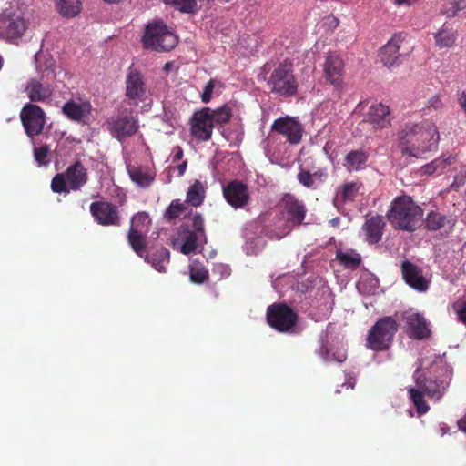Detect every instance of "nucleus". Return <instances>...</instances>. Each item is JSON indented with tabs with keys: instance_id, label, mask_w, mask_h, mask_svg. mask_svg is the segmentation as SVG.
<instances>
[{
	"instance_id": "obj_1",
	"label": "nucleus",
	"mask_w": 466,
	"mask_h": 466,
	"mask_svg": "<svg viewBox=\"0 0 466 466\" xmlns=\"http://www.w3.org/2000/svg\"><path fill=\"white\" fill-rule=\"evenodd\" d=\"M401 154L419 157L420 154L436 148L440 135L436 125L431 121L409 122L399 133Z\"/></svg>"
},
{
	"instance_id": "obj_2",
	"label": "nucleus",
	"mask_w": 466,
	"mask_h": 466,
	"mask_svg": "<svg viewBox=\"0 0 466 466\" xmlns=\"http://www.w3.org/2000/svg\"><path fill=\"white\" fill-rule=\"evenodd\" d=\"M450 375L448 368H445V373L440 376H432V371H430L428 375L422 374L420 368L415 370L413 377L416 387L410 388L408 391L419 414H425L429 410V406L424 401L423 396L427 395L431 399L440 400L450 383Z\"/></svg>"
},
{
	"instance_id": "obj_3",
	"label": "nucleus",
	"mask_w": 466,
	"mask_h": 466,
	"mask_svg": "<svg viewBox=\"0 0 466 466\" xmlns=\"http://www.w3.org/2000/svg\"><path fill=\"white\" fill-rule=\"evenodd\" d=\"M422 216V208L407 195L396 197L386 213L387 219L394 228L407 232L418 228Z\"/></svg>"
},
{
	"instance_id": "obj_4",
	"label": "nucleus",
	"mask_w": 466,
	"mask_h": 466,
	"mask_svg": "<svg viewBox=\"0 0 466 466\" xmlns=\"http://www.w3.org/2000/svg\"><path fill=\"white\" fill-rule=\"evenodd\" d=\"M191 220L192 229H190L187 224L183 223L177 228V239L173 242L174 248H177L185 255L200 252L203 245L207 243L202 215L196 212L192 216Z\"/></svg>"
},
{
	"instance_id": "obj_5",
	"label": "nucleus",
	"mask_w": 466,
	"mask_h": 466,
	"mask_svg": "<svg viewBox=\"0 0 466 466\" xmlns=\"http://www.w3.org/2000/svg\"><path fill=\"white\" fill-rule=\"evenodd\" d=\"M177 42V36L162 21L149 23L142 37L144 47L157 52L170 51Z\"/></svg>"
},
{
	"instance_id": "obj_6",
	"label": "nucleus",
	"mask_w": 466,
	"mask_h": 466,
	"mask_svg": "<svg viewBox=\"0 0 466 466\" xmlns=\"http://www.w3.org/2000/svg\"><path fill=\"white\" fill-rule=\"evenodd\" d=\"M397 330L398 323L393 317L387 316L378 319L368 333L367 348L373 351L389 350Z\"/></svg>"
},
{
	"instance_id": "obj_7",
	"label": "nucleus",
	"mask_w": 466,
	"mask_h": 466,
	"mask_svg": "<svg viewBox=\"0 0 466 466\" xmlns=\"http://www.w3.org/2000/svg\"><path fill=\"white\" fill-rule=\"evenodd\" d=\"M267 84L271 92L281 96H290L296 94L298 85L292 74L291 65H279L267 78Z\"/></svg>"
},
{
	"instance_id": "obj_8",
	"label": "nucleus",
	"mask_w": 466,
	"mask_h": 466,
	"mask_svg": "<svg viewBox=\"0 0 466 466\" xmlns=\"http://www.w3.org/2000/svg\"><path fill=\"white\" fill-rule=\"evenodd\" d=\"M268 325L279 332H293L298 321L297 313L284 303L268 306L267 309Z\"/></svg>"
},
{
	"instance_id": "obj_9",
	"label": "nucleus",
	"mask_w": 466,
	"mask_h": 466,
	"mask_svg": "<svg viewBox=\"0 0 466 466\" xmlns=\"http://www.w3.org/2000/svg\"><path fill=\"white\" fill-rule=\"evenodd\" d=\"M20 119L25 134L33 140L44 129L46 113L39 106L26 103L21 109Z\"/></svg>"
},
{
	"instance_id": "obj_10",
	"label": "nucleus",
	"mask_w": 466,
	"mask_h": 466,
	"mask_svg": "<svg viewBox=\"0 0 466 466\" xmlns=\"http://www.w3.org/2000/svg\"><path fill=\"white\" fill-rule=\"evenodd\" d=\"M106 124L112 137L118 141L132 137L139 127L138 119L125 112L110 116L106 119Z\"/></svg>"
},
{
	"instance_id": "obj_11",
	"label": "nucleus",
	"mask_w": 466,
	"mask_h": 466,
	"mask_svg": "<svg viewBox=\"0 0 466 466\" xmlns=\"http://www.w3.org/2000/svg\"><path fill=\"white\" fill-rule=\"evenodd\" d=\"M27 28V22L18 12L0 15V36L10 41L22 37Z\"/></svg>"
},
{
	"instance_id": "obj_12",
	"label": "nucleus",
	"mask_w": 466,
	"mask_h": 466,
	"mask_svg": "<svg viewBox=\"0 0 466 466\" xmlns=\"http://www.w3.org/2000/svg\"><path fill=\"white\" fill-rule=\"evenodd\" d=\"M210 107L196 111L190 118V133L198 142L211 139L214 125L209 117Z\"/></svg>"
},
{
	"instance_id": "obj_13",
	"label": "nucleus",
	"mask_w": 466,
	"mask_h": 466,
	"mask_svg": "<svg viewBox=\"0 0 466 466\" xmlns=\"http://www.w3.org/2000/svg\"><path fill=\"white\" fill-rule=\"evenodd\" d=\"M227 203L235 209L245 208L250 200L247 184L238 179L229 181L222 189Z\"/></svg>"
},
{
	"instance_id": "obj_14",
	"label": "nucleus",
	"mask_w": 466,
	"mask_h": 466,
	"mask_svg": "<svg viewBox=\"0 0 466 466\" xmlns=\"http://www.w3.org/2000/svg\"><path fill=\"white\" fill-rule=\"evenodd\" d=\"M90 212L99 225L118 227L121 224L118 208L110 202H93L90 205Z\"/></svg>"
},
{
	"instance_id": "obj_15",
	"label": "nucleus",
	"mask_w": 466,
	"mask_h": 466,
	"mask_svg": "<svg viewBox=\"0 0 466 466\" xmlns=\"http://www.w3.org/2000/svg\"><path fill=\"white\" fill-rule=\"evenodd\" d=\"M271 130L284 136L290 144L297 145L301 141L302 125L289 116L277 118L271 125Z\"/></svg>"
},
{
	"instance_id": "obj_16",
	"label": "nucleus",
	"mask_w": 466,
	"mask_h": 466,
	"mask_svg": "<svg viewBox=\"0 0 466 466\" xmlns=\"http://www.w3.org/2000/svg\"><path fill=\"white\" fill-rule=\"evenodd\" d=\"M402 278L414 290L423 293L429 289L430 280L423 275L422 269L409 260H403L400 266Z\"/></svg>"
},
{
	"instance_id": "obj_17",
	"label": "nucleus",
	"mask_w": 466,
	"mask_h": 466,
	"mask_svg": "<svg viewBox=\"0 0 466 466\" xmlns=\"http://www.w3.org/2000/svg\"><path fill=\"white\" fill-rule=\"evenodd\" d=\"M126 96L134 101H143L147 94V86L142 74L130 66L126 76Z\"/></svg>"
},
{
	"instance_id": "obj_18",
	"label": "nucleus",
	"mask_w": 466,
	"mask_h": 466,
	"mask_svg": "<svg viewBox=\"0 0 466 466\" xmlns=\"http://www.w3.org/2000/svg\"><path fill=\"white\" fill-rule=\"evenodd\" d=\"M305 205L293 195L287 194L283 198L282 217L291 226L300 225L306 217Z\"/></svg>"
},
{
	"instance_id": "obj_19",
	"label": "nucleus",
	"mask_w": 466,
	"mask_h": 466,
	"mask_svg": "<svg viewBox=\"0 0 466 466\" xmlns=\"http://www.w3.org/2000/svg\"><path fill=\"white\" fill-rule=\"evenodd\" d=\"M344 62L339 55L329 53L324 63V76L326 80L334 86L336 89H340L343 83Z\"/></svg>"
},
{
	"instance_id": "obj_20",
	"label": "nucleus",
	"mask_w": 466,
	"mask_h": 466,
	"mask_svg": "<svg viewBox=\"0 0 466 466\" xmlns=\"http://www.w3.org/2000/svg\"><path fill=\"white\" fill-rule=\"evenodd\" d=\"M404 35L400 33L394 35L380 49V56L387 67L398 66L401 63L402 54L400 53Z\"/></svg>"
},
{
	"instance_id": "obj_21",
	"label": "nucleus",
	"mask_w": 466,
	"mask_h": 466,
	"mask_svg": "<svg viewBox=\"0 0 466 466\" xmlns=\"http://www.w3.org/2000/svg\"><path fill=\"white\" fill-rule=\"evenodd\" d=\"M407 326V335L410 339H424L430 337L429 323L423 315L420 313H407L404 316Z\"/></svg>"
},
{
	"instance_id": "obj_22",
	"label": "nucleus",
	"mask_w": 466,
	"mask_h": 466,
	"mask_svg": "<svg viewBox=\"0 0 466 466\" xmlns=\"http://www.w3.org/2000/svg\"><path fill=\"white\" fill-rule=\"evenodd\" d=\"M67 185L73 191L80 190L88 181V172L80 160L75 161L64 172Z\"/></svg>"
},
{
	"instance_id": "obj_23",
	"label": "nucleus",
	"mask_w": 466,
	"mask_h": 466,
	"mask_svg": "<svg viewBox=\"0 0 466 466\" xmlns=\"http://www.w3.org/2000/svg\"><path fill=\"white\" fill-rule=\"evenodd\" d=\"M386 222L381 215L367 218L362 226L365 241L370 245L377 244L382 238Z\"/></svg>"
},
{
	"instance_id": "obj_24",
	"label": "nucleus",
	"mask_w": 466,
	"mask_h": 466,
	"mask_svg": "<svg viewBox=\"0 0 466 466\" xmlns=\"http://www.w3.org/2000/svg\"><path fill=\"white\" fill-rule=\"evenodd\" d=\"M390 108L382 103H373L366 115V121L376 128H385L390 125Z\"/></svg>"
},
{
	"instance_id": "obj_25",
	"label": "nucleus",
	"mask_w": 466,
	"mask_h": 466,
	"mask_svg": "<svg viewBox=\"0 0 466 466\" xmlns=\"http://www.w3.org/2000/svg\"><path fill=\"white\" fill-rule=\"evenodd\" d=\"M32 102H44L52 96V89L48 85H44L39 80L31 79L25 88Z\"/></svg>"
},
{
	"instance_id": "obj_26",
	"label": "nucleus",
	"mask_w": 466,
	"mask_h": 466,
	"mask_svg": "<svg viewBox=\"0 0 466 466\" xmlns=\"http://www.w3.org/2000/svg\"><path fill=\"white\" fill-rule=\"evenodd\" d=\"M142 258L158 272H165L166 265L170 260V252L161 246L149 253L147 252Z\"/></svg>"
},
{
	"instance_id": "obj_27",
	"label": "nucleus",
	"mask_w": 466,
	"mask_h": 466,
	"mask_svg": "<svg viewBox=\"0 0 466 466\" xmlns=\"http://www.w3.org/2000/svg\"><path fill=\"white\" fill-rule=\"evenodd\" d=\"M62 112L70 120L81 121L90 114L91 105L89 102L77 103L70 100L63 106Z\"/></svg>"
},
{
	"instance_id": "obj_28",
	"label": "nucleus",
	"mask_w": 466,
	"mask_h": 466,
	"mask_svg": "<svg viewBox=\"0 0 466 466\" xmlns=\"http://www.w3.org/2000/svg\"><path fill=\"white\" fill-rule=\"evenodd\" d=\"M368 158L369 155L364 150H352L346 155L343 166L350 171H359L365 168Z\"/></svg>"
},
{
	"instance_id": "obj_29",
	"label": "nucleus",
	"mask_w": 466,
	"mask_h": 466,
	"mask_svg": "<svg viewBox=\"0 0 466 466\" xmlns=\"http://www.w3.org/2000/svg\"><path fill=\"white\" fill-rule=\"evenodd\" d=\"M146 233L128 230L127 238L134 252L140 258L147 253Z\"/></svg>"
},
{
	"instance_id": "obj_30",
	"label": "nucleus",
	"mask_w": 466,
	"mask_h": 466,
	"mask_svg": "<svg viewBox=\"0 0 466 466\" xmlns=\"http://www.w3.org/2000/svg\"><path fill=\"white\" fill-rule=\"evenodd\" d=\"M60 15L64 17L76 16L82 8L80 0H56Z\"/></svg>"
},
{
	"instance_id": "obj_31",
	"label": "nucleus",
	"mask_w": 466,
	"mask_h": 466,
	"mask_svg": "<svg viewBox=\"0 0 466 466\" xmlns=\"http://www.w3.org/2000/svg\"><path fill=\"white\" fill-rule=\"evenodd\" d=\"M205 198V190L202 183L196 180L188 188L187 192L186 203L194 207L200 206Z\"/></svg>"
},
{
	"instance_id": "obj_32",
	"label": "nucleus",
	"mask_w": 466,
	"mask_h": 466,
	"mask_svg": "<svg viewBox=\"0 0 466 466\" xmlns=\"http://www.w3.org/2000/svg\"><path fill=\"white\" fill-rule=\"evenodd\" d=\"M131 180L141 187H147L154 180L151 173L144 167H134L128 169Z\"/></svg>"
},
{
	"instance_id": "obj_33",
	"label": "nucleus",
	"mask_w": 466,
	"mask_h": 466,
	"mask_svg": "<svg viewBox=\"0 0 466 466\" xmlns=\"http://www.w3.org/2000/svg\"><path fill=\"white\" fill-rule=\"evenodd\" d=\"M450 222L451 220L447 218V216L438 211L429 212L426 218L424 219L425 228L430 231L439 230Z\"/></svg>"
},
{
	"instance_id": "obj_34",
	"label": "nucleus",
	"mask_w": 466,
	"mask_h": 466,
	"mask_svg": "<svg viewBox=\"0 0 466 466\" xmlns=\"http://www.w3.org/2000/svg\"><path fill=\"white\" fill-rule=\"evenodd\" d=\"M434 39L440 48L451 47L455 44L456 35L451 28L443 25L435 33Z\"/></svg>"
},
{
	"instance_id": "obj_35",
	"label": "nucleus",
	"mask_w": 466,
	"mask_h": 466,
	"mask_svg": "<svg viewBox=\"0 0 466 466\" xmlns=\"http://www.w3.org/2000/svg\"><path fill=\"white\" fill-rule=\"evenodd\" d=\"M317 354L326 362L336 361L338 363H343L347 360V354L344 350L331 352L324 341L321 342L319 349L317 350Z\"/></svg>"
},
{
	"instance_id": "obj_36",
	"label": "nucleus",
	"mask_w": 466,
	"mask_h": 466,
	"mask_svg": "<svg viewBox=\"0 0 466 466\" xmlns=\"http://www.w3.org/2000/svg\"><path fill=\"white\" fill-rule=\"evenodd\" d=\"M183 14H196L198 10L197 0H161Z\"/></svg>"
},
{
	"instance_id": "obj_37",
	"label": "nucleus",
	"mask_w": 466,
	"mask_h": 466,
	"mask_svg": "<svg viewBox=\"0 0 466 466\" xmlns=\"http://www.w3.org/2000/svg\"><path fill=\"white\" fill-rule=\"evenodd\" d=\"M336 258L342 266L351 269L357 268L361 262L360 255L355 252L349 253L337 250Z\"/></svg>"
},
{
	"instance_id": "obj_38",
	"label": "nucleus",
	"mask_w": 466,
	"mask_h": 466,
	"mask_svg": "<svg viewBox=\"0 0 466 466\" xmlns=\"http://www.w3.org/2000/svg\"><path fill=\"white\" fill-rule=\"evenodd\" d=\"M359 189L360 186L356 182L345 183L337 190V198L343 203L353 201Z\"/></svg>"
},
{
	"instance_id": "obj_39",
	"label": "nucleus",
	"mask_w": 466,
	"mask_h": 466,
	"mask_svg": "<svg viewBox=\"0 0 466 466\" xmlns=\"http://www.w3.org/2000/svg\"><path fill=\"white\" fill-rule=\"evenodd\" d=\"M150 222L151 219L146 212H138L132 217L129 230L147 233Z\"/></svg>"
},
{
	"instance_id": "obj_40",
	"label": "nucleus",
	"mask_w": 466,
	"mask_h": 466,
	"mask_svg": "<svg viewBox=\"0 0 466 466\" xmlns=\"http://www.w3.org/2000/svg\"><path fill=\"white\" fill-rule=\"evenodd\" d=\"M209 117L215 126V124H225L229 121L232 111L229 106L224 105L217 109H211L209 112Z\"/></svg>"
},
{
	"instance_id": "obj_41",
	"label": "nucleus",
	"mask_w": 466,
	"mask_h": 466,
	"mask_svg": "<svg viewBox=\"0 0 466 466\" xmlns=\"http://www.w3.org/2000/svg\"><path fill=\"white\" fill-rule=\"evenodd\" d=\"M187 209L186 202H181L180 199H174L167 207L164 213V218L167 221H172L179 218Z\"/></svg>"
},
{
	"instance_id": "obj_42",
	"label": "nucleus",
	"mask_w": 466,
	"mask_h": 466,
	"mask_svg": "<svg viewBox=\"0 0 466 466\" xmlns=\"http://www.w3.org/2000/svg\"><path fill=\"white\" fill-rule=\"evenodd\" d=\"M51 189L55 193H69L71 190L67 185V179L65 173L56 174L51 181Z\"/></svg>"
},
{
	"instance_id": "obj_43",
	"label": "nucleus",
	"mask_w": 466,
	"mask_h": 466,
	"mask_svg": "<svg viewBox=\"0 0 466 466\" xmlns=\"http://www.w3.org/2000/svg\"><path fill=\"white\" fill-rule=\"evenodd\" d=\"M49 153L50 147L48 145H43L34 148V158L39 167L47 166L49 164V160H46Z\"/></svg>"
},
{
	"instance_id": "obj_44",
	"label": "nucleus",
	"mask_w": 466,
	"mask_h": 466,
	"mask_svg": "<svg viewBox=\"0 0 466 466\" xmlns=\"http://www.w3.org/2000/svg\"><path fill=\"white\" fill-rule=\"evenodd\" d=\"M297 179L300 185L307 188H318L317 183H315V180H313V176H311V173L308 170L300 169L297 175Z\"/></svg>"
},
{
	"instance_id": "obj_45",
	"label": "nucleus",
	"mask_w": 466,
	"mask_h": 466,
	"mask_svg": "<svg viewBox=\"0 0 466 466\" xmlns=\"http://www.w3.org/2000/svg\"><path fill=\"white\" fill-rule=\"evenodd\" d=\"M208 278V271L204 268H191L190 279L192 282L201 284Z\"/></svg>"
},
{
	"instance_id": "obj_46",
	"label": "nucleus",
	"mask_w": 466,
	"mask_h": 466,
	"mask_svg": "<svg viewBox=\"0 0 466 466\" xmlns=\"http://www.w3.org/2000/svg\"><path fill=\"white\" fill-rule=\"evenodd\" d=\"M466 181V166H463L461 169L455 175L453 182L451 187L454 190H458L461 187L464 186Z\"/></svg>"
},
{
	"instance_id": "obj_47",
	"label": "nucleus",
	"mask_w": 466,
	"mask_h": 466,
	"mask_svg": "<svg viewBox=\"0 0 466 466\" xmlns=\"http://www.w3.org/2000/svg\"><path fill=\"white\" fill-rule=\"evenodd\" d=\"M215 88V80L210 79L203 88L201 94V100L203 103H208L212 97V94Z\"/></svg>"
},
{
	"instance_id": "obj_48",
	"label": "nucleus",
	"mask_w": 466,
	"mask_h": 466,
	"mask_svg": "<svg viewBox=\"0 0 466 466\" xmlns=\"http://www.w3.org/2000/svg\"><path fill=\"white\" fill-rule=\"evenodd\" d=\"M461 7H458L456 3H451L448 6H446L443 10V14L448 17H454L458 15L460 10H462L466 6L465 1H461Z\"/></svg>"
},
{
	"instance_id": "obj_49",
	"label": "nucleus",
	"mask_w": 466,
	"mask_h": 466,
	"mask_svg": "<svg viewBox=\"0 0 466 466\" xmlns=\"http://www.w3.org/2000/svg\"><path fill=\"white\" fill-rule=\"evenodd\" d=\"M311 176H313V180H315V183H317L318 185V187L322 184L324 183V181L327 179L328 177V174L326 171L324 170H317L316 172H314L313 174H311Z\"/></svg>"
},
{
	"instance_id": "obj_50",
	"label": "nucleus",
	"mask_w": 466,
	"mask_h": 466,
	"mask_svg": "<svg viewBox=\"0 0 466 466\" xmlns=\"http://www.w3.org/2000/svg\"><path fill=\"white\" fill-rule=\"evenodd\" d=\"M429 107H432L434 109H439L442 106V102L438 96H434L428 101Z\"/></svg>"
},
{
	"instance_id": "obj_51",
	"label": "nucleus",
	"mask_w": 466,
	"mask_h": 466,
	"mask_svg": "<svg viewBox=\"0 0 466 466\" xmlns=\"http://www.w3.org/2000/svg\"><path fill=\"white\" fill-rule=\"evenodd\" d=\"M441 159H443V163L445 164L446 167L452 165L456 161V155L452 154H443L441 156Z\"/></svg>"
},
{
	"instance_id": "obj_52",
	"label": "nucleus",
	"mask_w": 466,
	"mask_h": 466,
	"mask_svg": "<svg viewBox=\"0 0 466 466\" xmlns=\"http://www.w3.org/2000/svg\"><path fill=\"white\" fill-rule=\"evenodd\" d=\"M422 171H423V174L431 175V174L437 172L438 169L436 168L435 166H433V161H431V163L426 164L422 167Z\"/></svg>"
},
{
	"instance_id": "obj_53",
	"label": "nucleus",
	"mask_w": 466,
	"mask_h": 466,
	"mask_svg": "<svg viewBox=\"0 0 466 466\" xmlns=\"http://www.w3.org/2000/svg\"><path fill=\"white\" fill-rule=\"evenodd\" d=\"M433 161V166L436 167V168L438 169L439 172H442L443 170H445L447 167L445 166V164L443 163V159H441V157H438V158H435Z\"/></svg>"
},
{
	"instance_id": "obj_54",
	"label": "nucleus",
	"mask_w": 466,
	"mask_h": 466,
	"mask_svg": "<svg viewBox=\"0 0 466 466\" xmlns=\"http://www.w3.org/2000/svg\"><path fill=\"white\" fill-rule=\"evenodd\" d=\"M434 367L441 368L443 373H445V368H447L442 358L441 357H436V360H434V366H431V369H434Z\"/></svg>"
},
{
	"instance_id": "obj_55",
	"label": "nucleus",
	"mask_w": 466,
	"mask_h": 466,
	"mask_svg": "<svg viewBox=\"0 0 466 466\" xmlns=\"http://www.w3.org/2000/svg\"><path fill=\"white\" fill-rule=\"evenodd\" d=\"M326 24L329 25L330 28H336L339 25V20L334 16H327Z\"/></svg>"
},
{
	"instance_id": "obj_56",
	"label": "nucleus",
	"mask_w": 466,
	"mask_h": 466,
	"mask_svg": "<svg viewBox=\"0 0 466 466\" xmlns=\"http://www.w3.org/2000/svg\"><path fill=\"white\" fill-rule=\"evenodd\" d=\"M174 151L175 152H174L173 161L176 162V161L180 160L183 157L182 148L180 147H176Z\"/></svg>"
},
{
	"instance_id": "obj_57",
	"label": "nucleus",
	"mask_w": 466,
	"mask_h": 466,
	"mask_svg": "<svg viewBox=\"0 0 466 466\" xmlns=\"http://www.w3.org/2000/svg\"><path fill=\"white\" fill-rule=\"evenodd\" d=\"M459 104L463 108V110L466 112V92L463 91L461 93L459 96Z\"/></svg>"
},
{
	"instance_id": "obj_58",
	"label": "nucleus",
	"mask_w": 466,
	"mask_h": 466,
	"mask_svg": "<svg viewBox=\"0 0 466 466\" xmlns=\"http://www.w3.org/2000/svg\"><path fill=\"white\" fill-rule=\"evenodd\" d=\"M187 161H184L180 165L177 166V171H178V176L179 177L184 175V173L186 171V168H187Z\"/></svg>"
},
{
	"instance_id": "obj_59",
	"label": "nucleus",
	"mask_w": 466,
	"mask_h": 466,
	"mask_svg": "<svg viewBox=\"0 0 466 466\" xmlns=\"http://www.w3.org/2000/svg\"><path fill=\"white\" fill-rule=\"evenodd\" d=\"M440 430H441V435H444L447 433V431L449 430V428L447 427L446 424L443 423L441 425Z\"/></svg>"
},
{
	"instance_id": "obj_60",
	"label": "nucleus",
	"mask_w": 466,
	"mask_h": 466,
	"mask_svg": "<svg viewBox=\"0 0 466 466\" xmlns=\"http://www.w3.org/2000/svg\"><path fill=\"white\" fill-rule=\"evenodd\" d=\"M173 66V64L171 62H167L166 63V65L164 66V70L165 71H168L170 70V68Z\"/></svg>"
},
{
	"instance_id": "obj_61",
	"label": "nucleus",
	"mask_w": 466,
	"mask_h": 466,
	"mask_svg": "<svg viewBox=\"0 0 466 466\" xmlns=\"http://www.w3.org/2000/svg\"><path fill=\"white\" fill-rule=\"evenodd\" d=\"M396 4L398 5H401V4H404L406 3L408 0H394Z\"/></svg>"
},
{
	"instance_id": "obj_62",
	"label": "nucleus",
	"mask_w": 466,
	"mask_h": 466,
	"mask_svg": "<svg viewBox=\"0 0 466 466\" xmlns=\"http://www.w3.org/2000/svg\"><path fill=\"white\" fill-rule=\"evenodd\" d=\"M345 385L350 387V388H351V389L354 388V383H344L343 386H345Z\"/></svg>"
},
{
	"instance_id": "obj_63",
	"label": "nucleus",
	"mask_w": 466,
	"mask_h": 466,
	"mask_svg": "<svg viewBox=\"0 0 466 466\" xmlns=\"http://www.w3.org/2000/svg\"><path fill=\"white\" fill-rule=\"evenodd\" d=\"M365 103H366L365 101L359 103L358 106H357V108L361 107Z\"/></svg>"
},
{
	"instance_id": "obj_64",
	"label": "nucleus",
	"mask_w": 466,
	"mask_h": 466,
	"mask_svg": "<svg viewBox=\"0 0 466 466\" xmlns=\"http://www.w3.org/2000/svg\"><path fill=\"white\" fill-rule=\"evenodd\" d=\"M338 221H339V218H333V219L331 220L332 224H335V223H337Z\"/></svg>"
}]
</instances>
